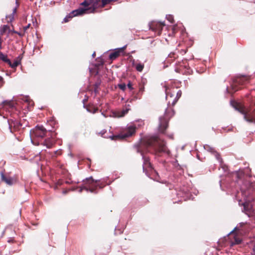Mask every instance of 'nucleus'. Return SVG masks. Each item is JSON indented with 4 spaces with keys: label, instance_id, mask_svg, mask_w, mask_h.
<instances>
[{
    "label": "nucleus",
    "instance_id": "obj_50",
    "mask_svg": "<svg viewBox=\"0 0 255 255\" xmlns=\"http://www.w3.org/2000/svg\"><path fill=\"white\" fill-rule=\"evenodd\" d=\"M244 209H246V206H245V204H244Z\"/></svg>",
    "mask_w": 255,
    "mask_h": 255
},
{
    "label": "nucleus",
    "instance_id": "obj_2",
    "mask_svg": "<svg viewBox=\"0 0 255 255\" xmlns=\"http://www.w3.org/2000/svg\"><path fill=\"white\" fill-rule=\"evenodd\" d=\"M83 185L79 190L80 192H82L83 190L89 191L91 193H97L98 188H103L105 185L102 183H100L99 180H95L92 177L86 178L83 180Z\"/></svg>",
    "mask_w": 255,
    "mask_h": 255
},
{
    "label": "nucleus",
    "instance_id": "obj_16",
    "mask_svg": "<svg viewBox=\"0 0 255 255\" xmlns=\"http://www.w3.org/2000/svg\"><path fill=\"white\" fill-rule=\"evenodd\" d=\"M84 108H86L88 112L92 114H95L98 111V108L93 105L89 104L88 106L84 105Z\"/></svg>",
    "mask_w": 255,
    "mask_h": 255
},
{
    "label": "nucleus",
    "instance_id": "obj_48",
    "mask_svg": "<svg viewBox=\"0 0 255 255\" xmlns=\"http://www.w3.org/2000/svg\"><path fill=\"white\" fill-rule=\"evenodd\" d=\"M12 31L13 33H14V32H17V31H15V30H12V31Z\"/></svg>",
    "mask_w": 255,
    "mask_h": 255
},
{
    "label": "nucleus",
    "instance_id": "obj_24",
    "mask_svg": "<svg viewBox=\"0 0 255 255\" xmlns=\"http://www.w3.org/2000/svg\"><path fill=\"white\" fill-rule=\"evenodd\" d=\"M242 192L243 194L245 195V196H249L251 194V192L252 191L251 188L248 189L247 191L244 190L243 188L242 187L241 188Z\"/></svg>",
    "mask_w": 255,
    "mask_h": 255
},
{
    "label": "nucleus",
    "instance_id": "obj_8",
    "mask_svg": "<svg viewBox=\"0 0 255 255\" xmlns=\"http://www.w3.org/2000/svg\"><path fill=\"white\" fill-rule=\"evenodd\" d=\"M91 8H81L80 7L77 9L73 10L68 15H67L63 20L64 22H67L69 21L70 18H73L74 16L82 15L84 13H86Z\"/></svg>",
    "mask_w": 255,
    "mask_h": 255
},
{
    "label": "nucleus",
    "instance_id": "obj_31",
    "mask_svg": "<svg viewBox=\"0 0 255 255\" xmlns=\"http://www.w3.org/2000/svg\"><path fill=\"white\" fill-rule=\"evenodd\" d=\"M220 163V165H221V167L222 168L223 170L225 171V172H228V167L226 165H224L223 163V160L222 159V161H219Z\"/></svg>",
    "mask_w": 255,
    "mask_h": 255
},
{
    "label": "nucleus",
    "instance_id": "obj_14",
    "mask_svg": "<svg viewBox=\"0 0 255 255\" xmlns=\"http://www.w3.org/2000/svg\"><path fill=\"white\" fill-rule=\"evenodd\" d=\"M142 159L143 160V165H142L143 171L144 172L147 168L152 169V168L151 166V163L150 162V160H149V157L143 155L142 154Z\"/></svg>",
    "mask_w": 255,
    "mask_h": 255
},
{
    "label": "nucleus",
    "instance_id": "obj_7",
    "mask_svg": "<svg viewBox=\"0 0 255 255\" xmlns=\"http://www.w3.org/2000/svg\"><path fill=\"white\" fill-rule=\"evenodd\" d=\"M47 131L43 126H36L31 130L30 134L33 138H42L46 136Z\"/></svg>",
    "mask_w": 255,
    "mask_h": 255
},
{
    "label": "nucleus",
    "instance_id": "obj_38",
    "mask_svg": "<svg viewBox=\"0 0 255 255\" xmlns=\"http://www.w3.org/2000/svg\"><path fill=\"white\" fill-rule=\"evenodd\" d=\"M30 26V24L29 23L26 26L23 27L24 32H25L29 28Z\"/></svg>",
    "mask_w": 255,
    "mask_h": 255
},
{
    "label": "nucleus",
    "instance_id": "obj_39",
    "mask_svg": "<svg viewBox=\"0 0 255 255\" xmlns=\"http://www.w3.org/2000/svg\"><path fill=\"white\" fill-rule=\"evenodd\" d=\"M14 33H16L17 34H18L19 36L20 37H22L24 36V32H14Z\"/></svg>",
    "mask_w": 255,
    "mask_h": 255
},
{
    "label": "nucleus",
    "instance_id": "obj_41",
    "mask_svg": "<svg viewBox=\"0 0 255 255\" xmlns=\"http://www.w3.org/2000/svg\"><path fill=\"white\" fill-rule=\"evenodd\" d=\"M167 136L171 139H173V134H168Z\"/></svg>",
    "mask_w": 255,
    "mask_h": 255
},
{
    "label": "nucleus",
    "instance_id": "obj_19",
    "mask_svg": "<svg viewBox=\"0 0 255 255\" xmlns=\"http://www.w3.org/2000/svg\"><path fill=\"white\" fill-rule=\"evenodd\" d=\"M178 55L174 52H171L168 54V57L166 58V61L171 63L173 60H174Z\"/></svg>",
    "mask_w": 255,
    "mask_h": 255
},
{
    "label": "nucleus",
    "instance_id": "obj_36",
    "mask_svg": "<svg viewBox=\"0 0 255 255\" xmlns=\"http://www.w3.org/2000/svg\"><path fill=\"white\" fill-rule=\"evenodd\" d=\"M4 83L3 78L0 76V88L2 87Z\"/></svg>",
    "mask_w": 255,
    "mask_h": 255
},
{
    "label": "nucleus",
    "instance_id": "obj_25",
    "mask_svg": "<svg viewBox=\"0 0 255 255\" xmlns=\"http://www.w3.org/2000/svg\"><path fill=\"white\" fill-rule=\"evenodd\" d=\"M8 30L9 31H10L9 26L7 25H3L0 30V34L2 35L3 34V33Z\"/></svg>",
    "mask_w": 255,
    "mask_h": 255
},
{
    "label": "nucleus",
    "instance_id": "obj_11",
    "mask_svg": "<svg viewBox=\"0 0 255 255\" xmlns=\"http://www.w3.org/2000/svg\"><path fill=\"white\" fill-rule=\"evenodd\" d=\"M176 88H171L169 89L165 88V93H166V99L168 101V105H172V101L174 99L173 98L175 96Z\"/></svg>",
    "mask_w": 255,
    "mask_h": 255
},
{
    "label": "nucleus",
    "instance_id": "obj_23",
    "mask_svg": "<svg viewBox=\"0 0 255 255\" xmlns=\"http://www.w3.org/2000/svg\"><path fill=\"white\" fill-rule=\"evenodd\" d=\"M247 222H241V223H240L237 226V227H236L233 230H232L230 234H231L232 233H233L235 230H241L242 228L246 225L247 224Z\"/></svg>",
    "mask_w": 255,
    "mask_h": 255
},
{
    "label": "nucleus",
    "instance_id": "obj_6",
    "mask_svg": "<svg viewBox=\"0 0 255 255\" xmlns=\"http://www.w3.org/2000/svg\"><path fill=\"white\" fill-rule=\"evenodd\" d=\"M136 128V127L133 124L128 125L124 132L117 135L112 136H111V138L112 139L117 138L124 139L131 136L135 133Z\"/></svg>",
    "mask_w": 255,
    "mask_h": 255
},
{
    "label": "nucleus",
    "instance_id": "obj_34",
    "mask_svg": "<svg viewBox=\"0 0 255 255\" xmlns=\"http://www.w3.org/2000/svg\"><path fill=\"white\" fill-rule=\"evenodd\" d=\"M81 5L84 6L85 7H88L90 5V3L87 0H85L81 3Z\"/></svg>",
    "mask_w": 255,
    "mask_h": 255
},
{
    "label": "nucleus",
    "instance_id": "obj_12",
    "mask_svg": "<svg viewBox=\"0 0 255 255\" xmlns=\"http://www.w3.org/2000/svg\"><path fill=\"white\" fill-rule=\"evenodd\" d=\"M0 176L1 181L9 186L12 185L16 182L14 178L9 176H6L3 172H0Z\"/></svg>",
    "mask_w": 255,
    "mask_h": 255
},
{
    "label": "nucleus",
    "instance_id": "obj_27",
    "mask_svg": "<svg viewBox=\"0 0 255 255\" xmlns=\"http://www.w3.org/2000/svg\"><path fill=\"white\" fill-rule=\"evenodd\" d=\"M19 64L20 62L18 60H15L13 63L10 61V63H7L12 68H16Z\"/></svg>",
    "mask_w": 255,
    "mask_h": 255
},
{
    "label": "nucleus",
    "instance_id": "obj_40",
    "mask_svg": "<svg viewBox=\"0 0 255 255\" xmlns=\"http://www.w3.org/2000/svg\"><path fill=\"white\" fill-rule=\"evenodd\" d=\"M108 1H109V0H102L103 5H105V4H106Z\"/></svg>",
    "mask_w": 255,
    "mask_h": 255
},
{
    "label": "nucleus",
    "instance_id": "obj_44",
    "mask_svg": "<svg viewBox=\"0 0 255 255\" xmlns=\"http://www.w3.org/2000/svg\"><path fill=\"white\" fill-rule=\"evenodd\" d=\"M2 49L1 39H0V49Z\"/></svg>",
    "mask_w": 255,
    "mask_h": 255
},
{
    "label": "nucleus",
    "instance_id": "obj_43",
    "mask_svg": "<svg viewBox=\"0 0 255 255\" xmlns=\"http://www.w3.org/2000/svg\"><path fill=\"white\" fill-rule=\"evenodd\" d=\"M67 192L68 191L67 190H64V191H63L62 193H63V194H65L67 193Z\"/></svg>",
    "mask_w": 255,
    "mask_h": 255
},
{
    "label": "nucleus",
    "instance_id": "obj_5",
    "mask_svg": "<svg viewBox=\"0 0 255 255\" xmlns=\"http://www.w3.org/2000/svg\"><path fill=\"white\" fill-rule=\"evenodd\" d=\"M249 82V78L242 76L235 79L231 85V87L234 92L238 91L241 88L242 86L245 85Z\"/></svg>",
    "mask_w": 255,
    "mask_h": 255
},
{
    "label": "nucleus",
    "instance_id": "obj_26",
    "mask_svg": "<svg viewBox=\"0 0 255 255\" xmlns=\"http://www.w3.org/2000/svg\"><path fill=\"white\" fill-rule=\"evenodd\" d=\"M144 83H145L144 82H143V85H144ZM144 91V85H140L139 88V91H138V96L136 97V99H137V98L140 99V95L143 93Z\"/></svg>",
    "mask_w": 255,
    "mask_h": 255
},
{
    "label": "nucleus",
    "instance_id": "obj_30",
    "mask_svg": "<svg viewBox=\"0 0 255 255\" xmlns=\"http://www.w3.org/2000/svg\"><path fill=\"white\" fill-rule=\"evenodd\" d=\"M101 84L100 82H97L94 84V91L95 93V94H97L98 93V88Z\"/></svg>",
    "mask_w": 255,
    "mask_h": 255
},
{
    "label": "nucleus",
    "instance_id": "obj_49",
    "mask_svg": "<svg viewBox=\"0 0 255 255\" xmlns=\"http://www.w3.org/2000/svg\"><path fill=\"white\" fill-rule=\"evenodd\" d=\"M95 8H93L92 9V11H94L95 10Z\"/></svg>",
    "mask_w": 255,
    "mask_h": 255
},
{
    "label": "nucleus",
    "instance_id": "obj_37",
    "mask_svg": "<svg viewBox=\"0 0 255 255\" xmlns=\"http://www.w3.org/2000/svg\"><path fill=\"white\" fill-rule=\"evenodd\" d=\"M127 87L128 89H129L130 90H132L133 89V88L132 87V85L131 83L130 82H129L128 83L127 85Z\"/></svg>",
    "mask_w": 255,
    "mask_h": 255
},
{
    "label": "nucleus",
    "instance_id": "obj_17",
    "mask_svg": "<svg viewBox=\"0 0 255 255\" xmlns=\"http://www.w3.org/2000/svg\"><path fill=\"white\" fill-rule=\"evenodd\" d=\"M125 47H126V46L123 47L122 48H121V49H119L117 51H114L113 52L111 53L110 55H109V58L111 59H116V58L119 57V56L120 55V53L121 52V51L122 50H124L125 48Z\"/></svg>",
    "mask_w": 255,
    "mask_h": 255
},
{
    "label": "nucleus",
    "instance_id": "obj_32",
    "mask_svg": "<svg viewBox=\"0 0 255 255\" xmlns=\"http://www.w3.org/2000/svg\"><path fill=\"white\" fill-rule=\"evenodd\" d=\"M166 18L171 23H174V19L173 16L172 15H166Z\"/></svg>",
    "mask_w": 255,
    "mask_h": 255
},
{
    "label": "nucleus",
    "instance_id": "obj_9",
    "mask_svg": "<svg viewBox=\"0 0 255 255\" xmlns=\"http://www.w3.org/2000/svg\"><path fill=\"white\" fill-rule=\"evenodd\" d=\"M165 25L164 22L152 21L149 23V29L154 31L157 35H160L163 27Z\"/></svg>",
    "mask_w": 255,
    "mask_h": 255
},
{
    "label": "nucleus",
    "instance_id": "obj_45",
    "mask_svg": "<svg viewBox=\"0 0 255 255\" xmlns=\"http://www.w3.org/2000/svg\"><path fill=\"white\" fill-rule=\"evenodd\" d=\"M95 55H96V53H95V52H94L93 53V54H92V57H93V58H94V57H95Z\"/></svg>",
    "mask_w": 255,
    "mask_h": 255
},
{
    "label": "nucleus",
    "instance_id": "obj_51",
    "mask_svg": "<svg viewBox=\"0 0 255 255\" xmlns=\"http://www.w3.org/2000/svg\"><path fill=\"white\" fill-rule=\"evenodd\" d=\"M182 65L181 64L180 65V67H182Z\"/></svg>",
    "mask_w": 255,
    "mask_h": 255
},
{
    "label": "nucleus",
    "instance_id": "obj_4",
    "mask_svg": "<svg viewBox=\"0 0 255 255\" xmlns=\"http://www.w3.org/2000/svg\"><path fill=\"white\" fill-rule=\"evenodd\" d=\"M7 123L10 131L12 133L20 132L24 128V126H27V124L22 123L20 120L14 118L8 119Z\"/></svg>",
    "mask_w": 255,
    "mask_h": 255
},
{
    "label": "nucleus",
    "instance_id": "obj_13",
    "mask_svg": "<svg viewBox=\"0 0 255 255\" xmlns=\"http://www.w3.org/2000/svg\"><path fill=\"white\" fill-rule=\"evenodd\" d=\"M204 148L207 151L210 152L211 153L214 154L215 155L216 159L219 161H221V162L222 161V158L221 157L220 154L218 152H217L213 147L210 146L208 144H205L204 146Z\"/></svg>",
    "mask_w": 255,
    "mask_h": 255
},
{
    "label": "nucleus",
    "instance_id": "obj_35",
    "mask_svg": "<svg viewBox=\"0 0 255 255\" xmlns=\"http://www.w3.org/2000/svg\"><path fill=\"white\" fill-rule=\"evenodd\" d=\"M118 86H119V88L121 90H123V91H125V90H126V84H119V85H118Z\"/></svg>",
    "mask_w": 255,
    "mask_h": 255
},
{
    "label": "nucleus",
    "instance_id": "obj_22",
    "mask_svg": "<svg viewBox=\"0 0 255 255\" xmlns=\"http://www.w3.org/2000/svg\"><path fill=\"white\" fill-rule=\"evenodd\" d=\"M129 110V109L128 108L124 109L122 111L118 112L117 113H116V116L119 118L124 117L128 113Z\"/></svg>",
    "mask_w": 255,
    "mask_h": 255
},
{
    "label": "nucleus",
    "instance_id": "obj_1",
    "mask_svg": "<svg viewBox=\"0 0 255 255\" xmlns=\"http://www.w3.org/2000/svg\"><path fill=\"white\" fill-rule=\"evenodd\" d=\"M145 143L148 151L153 154L160 155L162 153H169L165 141L157 136L147 139Z\"/></svg>",
    "mask_w": 255,
    "mask_h": 255
},
{
    "label": "nucleus",
    "instance_id": "obj_3",
    "mask_svg": "<svg viewBox=\"0 0 255 255\" xmlns=\"http://www.w3.org/2000/svg\"><path fill=\"white\" fill-rule=\"evenodd\" d=\"M170 105H168V107L165 111L164 116L159 118L158 129L159 131L163 134H165V131L168 127V121L174 115V111L173 109L170 107Z\"/></svg>",
    "mask_w": 255,
    "mask_h": 255
},
{
    "label": "nucleus",
    "instance_id": "obj_29",
    "mask_svg": "<svg viewBox=\"0 0 255 255\" xmlns=\"http://www.w3.org/2000/svg\"><path fill=\"white\" fill-rule=\"evenodd\" d=\"M144 68V65L141 63H138L135 65V69L137 71L141 72Z\"/></svg>",
    "mask_w": 255,
    "mask_h": 255
},
{
    "label": "nucleus",
    "instance_id": "obj_47",
    "mask_svg": "<svg viewBox=\"0 0 255 255\" xmlns=\"http://www.w3.org/2000/svg\"><path fill=\"white\" fill-rule=\"evenodd\" d=\"M102 115H103L105 117H106V115L103 112H102Z\"/></svg>",
    "mask_w": 255,
    "mask_h": 255
},
{
    "label": "nucleus",
    "instance_id": "obj_33",
    "mask_svg": "<svg viewBox=\"0 0 255 255\" xmlns=\"http://www.w3.org/2000/svg\"><path fill=\"white\" fill-rule=\"evenodd\" d=\"M16 11V8L15 7L13 9V11H12V14L9 16L10 20V21H12V20H13L14 19V15Z\"/></svg>",
    "mask_w": 255,
    "mask_h": 255
},
{
    "label": "nucleus",
    "instance_id": "obj_18",
    "mask_svg": "<svg viewBox=\"0 0 255 255\" xmlns=\"http://www.w3.org/2000/svg\"><path fill=\"white\" fill-rule=\"evenodd\" d=\"M181 95H182L181 91L180 90L177 91V89H176L175 97L174 98V99L172 101V106H174L177 103L178 99L181 96Z\"/></svg>",
    "mask_w": 255,
    "mask_h": 255
},
{
    "label": "nucleus",
    "instance_id": "obj_20",
    "mask_svg": "<svg viewBox=\"0 0 255 255\" xmlns=\"http://www.w3.org/2000/svg\"><path fill=\"white\" fill-rule=\"evenodd\" d=\"M189 194V191L187 189L186 190H184L183 192H182L181 191H178L177 195V196L184 198V200H186L188 197Z\"/></svg>",
    "mask_w": 255,
    "mask_h": 255
},
{
    "label": "nucleus",
    "instance_id": "obj_28",
    "mask_svg": "<svg viewBox=\"0 0 255 255\" xmlns=\"http://www.w3.org/2000/svg\"><path fill=\"white\" fill-rule=\"evenodd\" d=\"M242 242V240L238 238V237H235L234 240L233 241L231 242V246H233L234 245H239Z\"/></svg>",
    "mask_w": 255,
    "mask_h": 255
},
{
    "label": "nucleus",
    "instance_id": "obj_42",
    "mask_svg": "<svg viewBox=\"0 0 255 255\" xmlns=\"http://www.w3.org/2000/svg\"><path fill=\"white\" fill-rule=\"evenodd\" d=\"M87 101V99H84L83 100V102L84 103V105H85V103Z\"/></svg>",
    "mask_w": 255,
    "mask_h": 255
},
{
    "label": "nucleus",
    "instance_id": "obj_46",
    "mask_svg": "<svg viewBox=\"0 0 255 255\" xmlns=\"http://www.w3.org/2000/svg\"><path fill=\"white\" fill-rule=\"evenodd\" d=\"M6 103H8V102H7V101H3V102H2V104H6Z\"/></svg>",
    "mask_w": 255,
    "mask_h": 255
},
{
    "label": "nucleus",
    "instance_id": "obj_21",
    "mask_svg": "<svg viewBox=\"0 0 255 255\" xmlns=\"http://www.w3.org/2000/svg\"><path fill=\"white\" fill-rule=\"evenodd\" d=\"M0 60L7 64L10 63V60L7 58V56L1 51H0Z\"/></svg>",
    "mask_w": 255,
    "mask_h": 255
},
{
    "label": "nucleus",
    "instance_id": "obj_15",
    "mask_svg": "<svg viewBox=\"0 0 255 255\" xmlns=\"http://www.w3.org/2000/svg\"><path fill=\"white\" fill-rule=\"evenodd\" d=\"M53 140L51 138H47L44 141L41 142L40 143H38V144L43 145L45 146L47 148H50L52 147L53 145Z\"/></svg>",
    "mask_w": 255,
    "mask_h": 255
},
{
    "label": "nucleus",
    "instance_id": "obj_10",
    "mask_svg": "<svg viewBox=\"0 0 255 255\" xmlns=\"http://www.w3.org/2000/svg\"><path fill=\"white\" fill-rule=\"evenodd\" d=\"M236 110L244 115V119L248 122L255 124V113L253 115L247 114L244 109L241 107H235Z\"/></svg>",
    "mask_w": 255,
    "mask_h": 255
}]
</instances>
